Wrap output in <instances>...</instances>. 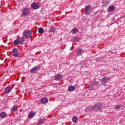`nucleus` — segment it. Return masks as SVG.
Listing matches in <instances>:
<instances>
[{"instance_id": "nucleus-7", "label": "nucleus", "mask_w": 125, "mask_h": 125, "mask_svg": "<svg viewBox=\"0 0 125 125\" xmlns=\"http://www.w3.org/2000/svg\"><path fill=\"white\" fill-rule=\"evenodd\" d=\"M31 35H32V32L30 31H26L24 33L25 38H32V36Z\"/></svg>"}, {"instance_id": "nucleus-11", "label": "nucleus", "mask_w": 125, "mask_h": 125, "mask_svg": "<svg viewBox=\"0 0 125 125\" xmlns=\"http://www.w3.org/2000/svg\"><path fill=\"white\" fill-rule=\"evenodd\" d=\"M41 102L42 104H45L48 102V99L46 97L42 98L41 100Z\"/></svg>"}, {"instance_id": "nucleus-17", "label": "nucleus", "mask_w": 125, "mask_h": 125, "mask_svg": "<svg viewBox=\"0 0 125 125\" xmlns=\"http://www.w3.org/2000/svg\"><path fill=\"white\" fill-rule=\"evenodd\" d=\"M78 120H79V118L76 116H74L72 118V121L73 123H77Z\"/></svg>"}, {"instance_id": "nucleus-16", "label": "nucleus", "mask_w": 125, "mask_h": 125, "mask_svg": "<svg viewBox=\"0 0 125 125\" xmlns=\"http://www.w3.org/2000/svg\"><path fill=\"white\" fill-rule=\"evenodd\" d=\"M68 91H74L75 90V86H70L68 88Z\"/></svg>"}, {"instance_id": "nucleus-2", "label": "nucleus", "mask_w": 125, "mask_h": 125, "mask_svg": "<svg viewBox=\"0 0 125 125\" xmlns=\"http://www.w3.org/2000/svg\"><path fill=\"white\" fill-rule=\"evenodd\" d=\"M101 80L99 79H96L92 84L93 88L96 89L98 88V84H99Z\"/></svg>"}, {"instance_id": "nucleus-8", "label": "nucleus", "mask_w": 125, "mask_h": 125, "mask_svg": "<svg viewBox=\"0 0 125 125\" xmlns=\"http://www.w3.org/2000/svg\"><path fill=\"white\" fill-rule=\"evenodd\" d=\"M63 76L61 74H57L56 75V76L55 77V81H59L60 80H61V79H62Z\"/></svg>"}, {"instance_id": "nucleus-23", "label": "nucleus", "mask_w": 125, "mask_h": 125, "mask_svg": "<svg viewBox=\"0 0 125 125\" xmlns=\"http://www.w3.org/2000/svg\"><path fill=\"white\" fill-rule=\"evenodd\" d=\"M38 32H39V34H43V32H44L43 28H40L38 29Z\"/></svg>"}, {"instance_id": "nucleus-25", "label": "nucleus", "mask_w": 125, "mask_h": 125, "mask_svg": "<svg viewBox=\"0 0 125 125\" xmlns=\"http://www.w3.org/2000/svg\"><path fill=\"white\" fill-rule=\"evenodd\" d=\"M43 122H44V119H41L38 122V125H41L42 123H43Z\"/></svg>"}, {"instance_id": "nucleus-14", "label": "nucleus", "mask_w": 125, "mask_h": 125, "mask_svg": "<svg viewBox=\"0 0 125 125\" xmlns=\"http://www.w3.org/2000/svg\"><path fill=\"white\" fill-rule=\"evenodd\" d=\"M115 10V7L114 6H109V9H108V12H112V11H114Z\"/></svg>"}, {"instance_id": "nucleus-22", "label": "nucleus", "mask_w": 125, "mask_h": 125, "mask_svg": "<svg viewBox=\"0 0 125 125\" xmlns=\"http://www.w3.org/2000/svg\"><path fill=\"white\" fill-rule=\"evenodd\" d=\"M78 32H79V30L75 28L71 30V33H72V34H76V33H78Z\"/></svg>"}, {"instance_id": "nucleus-19", "label": "nucleus", "mask_w": 125, "mask_h": 125, "mask_svg": "<svg viewBox=\"0 0 125 125\" xmlns=\"http://www.w3.org/2000/svg\"><path fill=\"white\" fill-rule=\"evenodd\" d=\"M73 41H74V42H78L80 41V38L78 36L74 37L73 38Z\"/></svg>"}, {"instance_id": "nucleus-28", "label": "nucleus", "mask_w": 125, "mask_h": 125, "mask_svg": "<svg viewBox=\"0 0 125 125\" xmlns=\"http://www.w3.org/2000/svg\"><path fill=\"white\" fill-rule=\"evenodd\" d=\"M13 111H14V110H12V112H13Z\"/></svg>"}, {"instance_id": "nucleus-10", "label": "nucleus", "mask_w": 125, "mask_h": 125, "mask_svg": "<svg viewBox=\"0 0 125 125\" xmlns=\"http://www.w3.org/2000/svg\"><path fill=\"white\" fill-rule=\"evenodd\" d=\"M109 80H110V79H109V78L106 77H104V78H103L102 79V84H105V83H107V82L109 81Z\"/></svg>"}, {"instance_id": "nucleus-13", "label": "nucleus", "mask_w": 125, "mask_h": 125, "mask_svg": "<svg viewBox=\"0 0 125 125\" xmlns=\"http://www.w3.org/2000/svg\"><path fill=\"white\" fill-rule=\"evenodd\" d=\"M29 12H30V10H29V9L25 8L23 10V15H24V16H26L28 14V13Z\"/></svg>"}, {"instance_id": "nucleus-5", "label": "nucleus", "mask_w": 125, "mask_h": 125, "mask_svg": "<svg viewBox=\"0 0 125 125\" xmlns=\"http://www.w3.org/2000/svg\"><path fill=\"white\" fill-rule=\"evenodd\" d=\"M12 55L14 57H18L19 56V54L18 53V50L16 48H14L12 51Z\"/></svg>"}, {"instance_id": "nucleus-3", "label": "nucleus", "mask_w": 125, "mask_h": 125, "mask_svg": "<svg viewBox=\"0 0 125 125\" xmlns=\"http://www.w3.org/2000/svg\"><path fill=\"white\" fill-rule=\"evenodd\" d=\"M91 9H93V8L91 7V5H89L85 7V12L86 14H90V12L91 11Z\"/></svg>"}, {"instance_id": "nucleus-4", "label": "nucleus", "mask_w": 125, "mask_h": 125, "mask_svg": "<svg viewBox=\"0 0 125 125\" xmlns=\"http://www.w3.org/2000/svg\"><path fill=\"white\" fill-rule=\"evenodd\" d=\"M38 71H40V66L34 67L30 70V72L31 74H36Z\"/></svg>"}, {"instance_id": "nucleus-9", "label": "nucleus", "mask_w": 125, "mask_h": 125, "mask_svg": "<svg viewBox=\"0 0 125 125\" xmlns=\"http://www.w3.org/2000/svg\"><path fill=\"white\" fill-rule=\"evenodd\" d=\"M35 115H36V113L34 111H31L28 114V117L29 118V119H33L35 116Z\"/></svg>"}, {"instance_id": "nucleus-1", "label": "nucleus", "mask_w": 125, "mask_h": 125, "mask_svg": "<svg viewBox=\"0 0 125 125\" xmlns=\"http://www.w3.org/2000/svg\"><path fill=\"white\" fill-rule=\"evenodd\" d=\"M103 106H102V104L100 103H98L96 104H95L94 105L91 106H89L88 107H86V109L87 110H103Z\"/></svg>"}, {"instance_id": "nucleus-6", "label": "nucleus", "mask_w": 125, "mask_h": 125, "mask_svg": "<svg viewBox=\"0 0 125 125\" xmlns=\"http://www.w3.org/2000/svg\"><path fill=\"white\" fill-rule=\"evenodd\" d=\"M31 7L33 8V9H38V8H40V5L36 2H33L31 4Z\"/></svg>"}, {"instance_id": "nucleus-12", "label": "nucleus", "mask_w": 125, "mask_h": 125, "mask_svg": "<svg viewBox=\"0 0 125 125\" xmlns=\"http://www.w3.org/2000/svg\"><path fill=\"white\" fill-rule=\"evenodd\" d=\"M10 91H11V89H10V86H8L7 87L5 88V90H4L5 93L8 94V93H9Z\"/></svg>"}, {"instance_id": "nucleus-21", "label": "nucleus", "mask_w": 125, "mask_h": 125, "mask_svg": "<svg viewBox=\"0 0 125 125\" xmlns=\"http://www.w3.org/2000/svg\"><path fill=\"white\" fill-rule=\"evenodd\" d=\"M121 107H122V105H120V104L116 105L114 106V108L116 110L121 109Z\"/></svg>"}, {"instance_id": "nucleus-18", "label": "nucleus", "mask_w": 125, "mask_h": 125, "mask_svg": "<svg viewBox=\"0 0 125 125\" xmlns=\"http://www.w3.org/2000/svg\"><path fill=\"white\" fill-rule=\"evenodd\" d=\"M82 53H83V50L82 49H79L77 51V55H81Z\"/></svg>"}, {"instance_id": "nucleus-15", "label": "nucleus", "mask_w": 125, "mask_h": 125, "mask_svg": "<svg viewBox=\"0 0 125 125\" xmlns=\"http://www.w3.org/2000/svg\"><path fill=\"white\" fill-rule=\"evenodd\" d=\"M24 40H25V38H24L23 37H21V38H19L18 41L20 42V44H23V42H24Z\"/></svg>"}, {"instance_id": "nucleus-20", "label": "nucleus", "mask_w": 125, "mask_h": 125, "mask_svg": "<svg viewBox=\"0 0 125 125\" xmlns=\"http://www.w3.org/2000/svg\"><path fill=\"white\" fill-rule=\"evenodd\" d=\"M7 116L6 113L5 112H2L0 114V117L1 118H5Z\"/></svg>"}, {"instance_id": "nucleus-24", "label": "nucleus", "mask_w": 125, "mask_h": 125, "mask_svg": "<svg viewBox=\"0 0 125 125\" xmlns=\"http://www.w3.org/2000/svg\"><path fill=\"white\" fill-rule=\"evenodd\" d=\"M13 43L15 45H18V44H20V42L18 40H15Z\"/></svg>"}, {"instance_id": "nucleus-26", "label": "nucleus", "mask_w": 125, "mask_h": 125, "mask_svg": "<svg viewBox=\"0 0 125 125\" xmlns=\"http://www.w3.org/2000/svg\"><path fill=\"white\" fill-rule=\"evenodd\" d=\"M55 31V27H51L50 29V32H53Z\"/></svg>"}, {"instance_id": "nucleus-27", "label": "nucleus", "mask_w": 125, "mask_h": 125, "mask_svg": "<svg viewBox=\"0 0 125 125\" xmlns=\"http://www.w3.org/2000/svg\"><path fill=\"white\" fill-rule=\"evenodd\" d=\"M17 109H18L17 105H15L12 107V110H16Z\"/></svg>"}]
</instances>
